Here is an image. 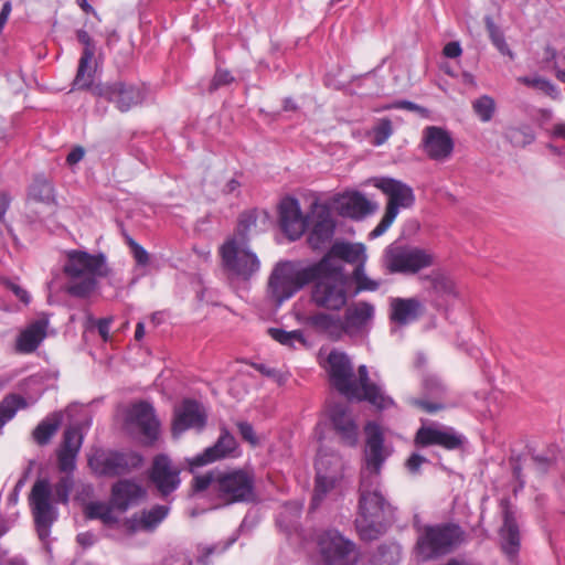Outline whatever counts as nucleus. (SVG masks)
<instances>
[{
  "mask_svg": "<svg viewBox=\"0 0 565 565\" xmlns=\"http://www.w3.org/2000/svg\"><path fill=\"white\" fill-rule=\"evenodd\" d=\"M365 468L361 472L355 527L362 540L373 541L385 532L387 524L393 520L394 509L385 499L380 483V470L387 457L382 433L373 423L365 426Z\"/></svg>",
  "mask_w": 565,
  "mask_h": 565,
  "instance_id": "1",
  "label": "nucleus"
},
{
  "mask_svg": "<svg viewBox=\"0 0 565 565\" xmlns=\"http://www.w3.org/2000/svg\"><path fill=\"white\" fill-rule=\"evenodd\" d=\"M77 454L58 450V470L64 475L52 486L49 479H38L30 493V505L34 518L38 535L45 541L51 532L52 524L57 520L55 504H67L74 487L73 470L75 469Z\"/></svg>",
  "mask_w": 565,
  "mask_h": 565,
  "instance_id": "2",
  "label": "nucleus"
},
{
  "mask_svg": "<svg viewBox=\"0 0 565 565\" xmlns=\"http://www.w3.org/2000/svg\"><path fill=\"white\" fill-rule=\"evenodd\" d=\"M327 363L330 381L341 394L349 398L367 401L379 409L394 405V401L379 385L371 383L366 365H360L355 376L350 358L337 350L329 353Z\"/></svg>",
  "mask_w": 565,
  "mask_h": 565,
  "instance_id": "3",
  "label": "nucleus"
},
{
  "mask_svg": "<svg viewBox=\"0 0 565 565\" xmlns=\"http://www.w3.org/2000/svg\"><path fill=\"white\" fill-rule=\"evenodd\" d=\"M63 273L67 278L65 291L76 298H87L97 288L98 280L110 275L104 254H89L86 250L71 249L65 253Z\"/></svg>",
  "mask_w": 565,
  "mask_h": 565,
  "instance_id": "4",
  "label": "nucleus"
},
{
  "mask_svg": "<svg viewBox=\"0 0 565 565\" xmlns=\"http://www.w3.org/2000/svg\"><path fill=\"white\" fill-rule=\"evenodd\" d=\"M320 260H327V263L311 281L313 285L310 301L317 308L327 311H340L354 296L351 290V282L343 273V266L338 262L331 257H322Z\"/></svg>",
  "mask_w": 565,
  "mask_h": 565,
  "instance_id": "5",
  "label": "nucleus"
},
{
  "mask_svg": "<svg viewBox=\"0 0 565 565\" xmlns=\"http://www.w3.org/2000/svg\"><path fill=\"white\" fill-rule=\"evenodd\" d=\"M327 260H319L307 266L292 262H280L271 270L267 282V298L276 307L294 297L310 284L322 270Z\"/></svg>",
  "mask_w": 565,
  "mask_h": 565,
  "instance_id": "6",
  "label": "nucleus"
},
{
  "mask_svg": "<svg viewBox=\"0 0 565 565\" xmlns=\"http://www.w3.org/2000/svg\"><path fill=\"white\" fill-rule=\"evenodd\" d=\"M465 532L455 523L426 524L417 527L414 553L419 561H430L450 553L463 541Z\"/></svg>",
  "mask_w": 565,
  "mask_h": 565,
  "instance_id": "7",
  "label": "nucleus"
},
{
  "mask_svg": "<svg viewBox=\"0 0 565 565\" xmlns=\"http://www.w3.org/2000/svg\"><path fill=\"white\" fill-rule=\"evenodd\" d=\"M213 493L221 505L252 502L255 500L254 478L243 470L218 472Z\"/></svg>",
  "mask_w": 565,
  "mask_h": 565,
  "instance_id": "8",
  "label": "nucleus"
},
{
  "mask_svg": "<svg viewBox=\"0 0 565 565\" xmlns=\"http://www.w3.org/2000/svg\"><path fill=\"white\" fill-rule=\"evenodd\" d=\"M375 186L381 189L388 196V202L381 222L369 234L370 238H376L383 235L396 218L399 209H407L412 206L415 201L412 188L398 180L382 178L376 181Z\"/></svg>",
  "mask_w": 565,
  "mask_h": 565,
  "instance_id": "9",
  "label": "nucleus"
},
{
  "mask_svg": "<svg viewBox=\"0 0 565 565\" xmlns=\"http://www.w3.org/2000/svg\"><path fill=\"white\" fill-rule=\"evenodd\" d=\"M435 256L427 249L411 245H391L386 248L384 262L390 273L414 275L430 267Z\"/></svg>",
  "mask_w": 565,
  "mask_h": 565,
  "instance_id": "10",
  "label": "nucleus"
},
{
  "mask_svg": "<svg viewBox=\"0 0 565 565\" xmlns=\"http://www.w3.org/2000/svg\"><path fill=\"white\" fill-rule=\"evenodd\" d=\"M221 255L225 269L239 278L248 279L260 268L257 255L241 237L228 238L221 247Z\"/></svg>",
  "mask_w": 565,
  "mask_h": 565,
  "instance_id": "11",
  "label": "nucleus"
},
{
  "mask_svg": "<svg viewBox=\"0 0 565 565\" xmlns=\"http://www.w3.org/2000/svg\"><path fill=\"white\" fill-rule=\"evenodd\" d=\"M94 96L103 97L115 104L116 108L126 113L132 107L141 104L146 98V88L132 83L116 81L106 84H94L88 87Z\"/></svg>",
  "mask_w": 565,
  "mask_h": 565,
  "instance_id": "12",
  "label": "nucleus"
},
{
  "mask_svg": "<svg viewBox=\"0 0 565 565\" xmlns=\"http://www.w3.org/2000/svg\"><path fill=\"white\" fill-rule=\"evenodd\" d=\"M322 565H353L354 544L337 530L322 531L317 539Z\"/></svg>",
  "mask_w": 565,
  "mask_h": 565,
  "instance_id": "13",
  "label": "nucleus"
},
{
  "mask_svg": "<svg viewBox=\"0 0 565 565\" xmlns=\"http://www.w3.org/2000/svg\"><path fill=\"white\" fill-rule=\"evenodd\" d=\"M420 148L428 159L446 162L452 157L455 141L447 129L439 126H427L422 131Z\"/></svg>",
  "mask_w": 565,
  "mask_h": 565,
  "instance_id": "14",
  "label": "nucleus"
},
{
  "mask_svg": "<svg viewBox=\"0 0 565 565\" xmlns=\"http://www.w3.org/2000/svg\"><path fill=\"white\" fill-rule=\"evenodd\" d=\"M140 458L116 451L97 450L89 459L88 465L99 476H119L129 471L139 463Z\"/></svg>",
  "mask_w": 565,
  "mask_h": 565,
  "instance_id": "15",
  "label": "nucleus"
},
{
  "mask_svg": "<svg viewBox=\"0 0 565 565\" xmlns=\"http://www.w3.org/2000/svg\"><path fill=\"white\" fill-rule=\"evenodd\" d=\"M375 307L367 301H356L345 308L342 316L344 332L349 338H364L374 320Z\"/></svg>",
  "mask_w": 565,
  "mask_h": 565,
  "instance_id": "16",
  "label": "nucleus"
},
{
  "mask_svg": "<svg viewBox=\"0 0 565 565\" xmlns=\"http://www.w3.org/2000/svg\"><path fill=\"white\" fill-rule=\"evenodd\" d=\"M332 428L343 444L355 446L359 438V424L347 403H334L328 409Z\"/></svg>",
  "mask_w": 565,
  "mask_h": 565,
  "instance_id": "17",
  "label": "nucleus"
},
{
  "mask_svg": "<svg viewBox=\"0 0 565 565\" xmlns=\"http://www.w3.org/2000/svg\"><path fill=\"white\" fill-rule=\"evenodd\" d=\"M128 424L142 436L145 444L157 440L160 430L159 420L153 407L147 402H139L131 406L127 415Z\"/></svg>",
  "mask_w": 565,
  "mask_h": 565,
  "instance_id": "18",
  "label": "nucleus"
},
{
  "mask_svg": "<svg viewBox=\"0 0 565 565\" xmlns=\"http://www.w3.org/2000/svg\"><path fill=\"white\" fill-rule=\"evenodd\" d=\"M206 425V413L203 406L193 401L184 399L174 408L172 435L178 437L188 429L201 430Z\"/></svg>",
  "mask_w": 565,
  "mask_h": 565,
  "instance_id": "19",
  "label": "nucleus"
},
{
  "mask_svg": "<svg viewBox=\"0 0 565 565\" xmlns=\"http://www.w3.org/2000/svg\"><path fill=\"white\" fill-rule=\"evenodd\" d=\"M311 213L315 223L308 236V243L312 249L318 250L330 243L334 234V222L326 204L313 202Z\"/></svg>",
  "mask_w": 565,
  "mask_h": 565,
  "instance_id": "20",
  "label": "nucleus"
},
{
  "mask_svg": "<svg viewBox=\"0 0 565 565\" xmlns=\"http://www.w3.org/2000/svg\"><path fill=\"white\" fill-rule=\"evenodd\" d=\"M179 473L180 470L166 455L153 459L150 478L161 495L166 497L177 490L180 484Z\"/></svg>",
  "mask_w": 565,
  "mask_h": 565,
  "instance_id": "21",
  "label": "nucleus"
},
{
  "mask_svg": "<svg viewBox=\"0 0 565 565\" xmlns=\"http://www.w3.org/2000/svg\"><path fill=\"white\" fill-rule=\"evenodd\" d=\"M332 462L335 463L337 467L340 466L339 459L334 456H323L320 455L316 460V487L312 495L311 507L316 508L322 501L323 497L334 488L335 483L339 480L338 469H333L331 471L328 470V466Z\"/></svg>",
  "mask_w": 565,
  "mask_h": 565,
  "instance_id": "22",
  "label": "nucleus"
},
{
  "mask_svg": "<svg viewBox=\"0 0 565 565\" xmlns=\"http://www.w3.org/2000/svg\"><path fill=\"white\" fill-rule=\"evenodd\" d=\"M280 226L282 232L295 241L299 238L308 226V218L302 216L296 199H285L280 204Z\"/></svg>",
  "mask_w": 565,
  "mask_h": 565,
  "instance_id": "23",
  "label": "nucleus"
},
{
  "mask_svg": "<svg viewBox=\"0 0 565 565\" xmlns=\"http://www.w3.org/2000/svg\"><path fill=\"white\" fill-rule=\"evenodd\" d=\"M77 40L84 44V50L78 62L76 76L73 81V88L85 90L92 86L94 81L95 71L92 66V62L95 56V45L89 34L84 30L77 32Z\"/></svg>",
  "mask_w": 565,
  "mask_h": 565,
  "instance_id": "24",
  "label": "nucleus"
},
{
  "mask_svg": "<svg viewBox=\"0 0 565 565\" xmlns=\"http://www.w3.org/2000/svg\"><path fill=\"white\" fill-rule=\"evenodd\" d=\"M499 536L502 552L513 563L521 547V536L515 514L508 505L503 507V524Z\"/></svg>",
  "mask_w": 565,
  "mask_h": 565,
  "instance_id": "25",
  "label": "nucleus"
},
{
  "mask_svg": "<svg viewBox=\"0 0 565 565\" xmlns=\"http://www.w3.org/2000/svg\"><path fill=\"white\" fill-rule=\"evenodd\" d=\"M425 311L424 303L415 297L391 298L390 319L397 326H406L416 321Z\"/></svg>",
  "mask_w": 565,
  "mask_h": 565,
  "instance_id": "26",
  "label": "nucleus"
},
{
  "mask_svg": "<svg viewBox=\"0 0 565 565\" xmlns=\"http://www.w3.org/2000/svg\"><path fill=\"white\" fill-rule=\"evenodd\" d=\"M237 443L233 435L223 429L217 441L206 448L201 455L195 456L189 461L191 469L211 463L215 460L226 458L236 449Z\"/></svg>",
  "mask_w": 565,
  "mask_h": 565,
  "instance_id": "27",
  "label": "nucleus"
},
{
  "mask_svg": "<svg viewBox=\"0 0 565 565\" xmlns=\"http://www.w3.org/2000/svg\"><path fill=\"white\" fill-rule=\"evenodd\" d=\"M415 441L420 446L439 445L447 449H457L462 444V436L452 429L422 427L416 434Z\"/></svg>",
  "mask_w": 565,
  "mask_h": 565,
  "instance_id": "28",
  "label": "nucleus"
},
{
  "mask_svg": "<svg viewBox=\"0 0 565 565\" xmlns=\"http://www.w3.org/2000/svg\"><path fill=\"white\" fill-rule=\"evenodd\" d=\"M337 203L340 214L351 218H362L376 210V204L359 192L347 193Z\"/></svg>",
  "mask_w": 565,
  "mask_h": 565,
  "instance_id": "29",
  "label": "nucleus"
},
{
  "mask_svg": "<svg viewBox=\"0 0 565 565\" xmlns=\"http://www.w3.org/2000/svg\"><path fill=\"white\" fill-rule=\"evenodd\" d=\"M143 488L137 482L130 480H120L114 484L111 491L113 504L121 511L136 504L143 495Z\"/></svg>",
  "mask_w": 565,
  "mask_h": 565,
  "instance_id": "30",
  "label": "nucleus"
},
{
  "mask_svg": "<svg viewBox=\"0 0 565 565\" xmlns=\"http://www.w3.org/2000/svg\"><path fill=\"white\" fill-rule=\"evenodd\" d=\"M307 323L326 333L331 340H341L345 335L343 319L340 316L317 312L308 317Z\"/></svg>",
  "mask_w": 565,
  "mask_h": 565,
  "instance_id": "31",
  "label": "nucleus"
},
{
  "mask_svg": "<svg viewBox=\"0 0 565 565\" xmlns=\"http://www.w3.org/2000/svg\"><path fill=\"white\" fill-rule=\"evenodd\" d=\"M49 326V319L41 317L33 321L24 331L21 332L17 347L19 351L24 353H31L46 335V329Z\"/></svg>",
  "mask_w": 565,
  "mask_h": 565,
  "instance_id": "32",
  "label": "nucleus"
},
{
  "mask_svg": "<svg viewBox=\"0 0 565 565\" xmlns=\"http://www.w3.org/2000/svg\"><path fill=\"white\" fill-rule=\"evenodd\" d=\"M323 257H331L341 266V260L351 264H363L365 262V247L363 244H352L345 242H335L330 252Z\"/></svg>",
  "mask_w": 565,
  "mask_h": 565,
  "instance_id": "33",
  "label": "nucleus"
},
{
  "mask_svg": "<svg viewBox=\"0 0 565 565\" xmlns=\"http://www.w3.org/2000/svg\"><path fill=\"white\" fill-rule=\"evenodd\" d=\"M168 513L167 505H154L150 510L136 514L130 521L131 529L134 531H152L166 519Z\"/></svg>",
  "mask_w": 565,
  "mask_h": 565,
  "instance_id": "34",
  "label": "nucleus"
},
{
  "mask_svg": "<svg viewBox=\"0 0 565 565\" xmlns=\"http://www.w3.org/2000/svg\"><path fill=\"white\" fill-rule=\"evenodd\" d=\"M401 551L396 543L383 544L373 553L369 565H398Z\"/></svg>",
  "mask_w": 565,
  "mask_h": 565,
  "instance_id": "35",
  "label": "nucleus"
},
{
  "mask_svg": "<svg viewBox=\"0 0 565 565\" xmlns=\"http://www.w3.org/2000/svg\"><path fill=\"white\" fill-rule=\"evenodd\" d=\"M62 422L61 414H53L42 420L33 430V438L39 445H45L51 437L57 431Z\"/></svg>",
  "mask_w": 565,
  "mask_h": 565,
  "instance_id": "36",
  "label": "nucleus"
},
{
  "mask_svg": "<svg viewBox=\"0 0 565 565\" xmlns=\"http://www.w3.org/2000/svg\"><path fill=\"white\" fill-rule=\"evenodd\" d=\"M269 335L280 344L289 348H295L296 343L306 345L303 332L301 330L286 331L279 328L268 329Z\"/></svg>",
  "mask_w": 565,
  "mask_h": 565,
  "instance_id": "37",
  "label": "nucleus"
},
{
  "mask_svg": "<svg viewBox=\"0 0 565 565\" xmlns=\"http://www.w3.org/2000/svg\"><path fill=\"white\" fill-rule=\"evenodd\" d=\"M518 82L539 89L553 99H558L561 96L559 89L556 85H554L551 81L542 77V76H522L518 78Z\"/></svg>",
  "mask_w": 565,
  "mask_h": 565,
  "instance_id": "38",
  "label": "nucleus"
},
{
  "mask_svg": "<svg viewBox=\"0 0 565 565\" xmlns=\"http://www.w3.org/2000/svg\"><path fill=\"white\" fill-rule=\"evenodd\" d=\"M85 515L87 519H99L105 524H114L117 518L114 515L111 508L103 502H90L85 507Z\"/></svg>",
  "mask_w": 565,
  "mask_h": 565,
  "instance_id": "39",
  "label": "nucleus"
},
{
  "mask_svg": "<svg viewBox=\"0 0 565 565\" xmlns=\"http://www.w3.org/2000/svg\"><path fill=\"white\" fill-rule=\"evenodd\" d=\"M484 23L492 44L498 49V51L502 55H509L511 58H513V53L505 42L502 30L494 23L492 18L489 15L484 18Z\"/></svg>",
  "mask_w": 565,
  "mask_h": 565,
  "instance_id": "40",
  "label": "nucleus"
},
{
  "mask_svg": "<svg viewBox=\"0 0 565 565\" xmlns=\"http://www.w3.org/2000/svg\"><path fill=\"white\" fill-rule=\"evenodd\" d=\"M29 195L35 201L50 203L54 200V190L46 179L38 177L30 186Z\"/></svg>",
  "mask_w": 565,
  "mask_h": 565,
  "instance_id": "41",
  "label": "nucleus"
},
{
  "mask_svg": "<svg viewBox=\"0 0 565 565\" xmlns=\"http://www.w3.org/2000/svg\"><path fill=\"white\" fill-rule=\"evenodd\" d=\"M504 136L515 147H524L534 140V134L529 126L510 127L505 130Z\"/></svg>",
  "mask_w": 565,
  "mask_h": 565,
  "instance_id": "42",
  "label": "nucleus"
},
{
  "mask_svg": "<svg viewBox=\"0 0 565 565\" xmlns=\"http://www.w3.org/2000/svg\"><path fill=\"white\" fill-rule=\"evenodd\" d=\"M472 109L481 121L488 122L495 111V102L492 97L483 95L473 100Z\"/></svg>",
  "mask_w": 565,
  "mask_h": 565,
  "instance_id": "43",
  "label": "nucleus"
},
{
  "mask_svg": "<svg viewBox=\"0 0 565 565\" xmlns=\"http://www.w3.org/2000/svg\"><path fill=\"white\" fill-rule=\"evenodd\" d=\"M431 285V288L440 295H454L455 286L454 282L443 275L441 273L434 271L429 276L425 277Z\"/></svg>",
  "mask_w": 565,
  "mask_h": 565,
  "instance_id": "44",
  "label": "nucleus"
},
{
  "mask_svg": "<svg viewBox=\"0 0 565 565\" xmlns=\"http://www.w3.org/2000/svg\"><path fill=\"white\" fill-rule=\"evenodd\" d=\"M256 212L246 211L239 215L236 232L232 237H241L248 242V233L256 226Z\"/></svg>",
  "mask_w": 565,
  "mask_h": 565,
  "instance_id": "45",
  "label": "nucleus"
},
{
  "mask_svg": "<svg viewBox=\"0 0 565 565\" xmlns=\"http://www.w3.org/2000/svg\"><path fill=\"white\" fill-rule=\"evenodd\" d=\"M423 388L428 397L440 398L446 393V386L436 374H427L423 379Z\"/></svg>",
  "mask_w": 565,
  "mask_h": 565,
  "instance_id": "46",
  "label": "nucleus"
},
{
  "mask_svg": "<svg viewBox=\"0 0 565 565\" xmlns=\"http://www.w3.org/2000/svg\"><path fill=\"white\" fill-rule=\"evenodd\" d=\"M83 443V436L78 427H70L64 431L63 443L60 450L78 454Z\"/></svg>",
  "mask_w": 565,
  "mask_h": 565,
  "instance_id": "47",
  "label": "nucleus"
},
{
  "mask_svg": "<svg viewBox=\"0 0 565 565\" xmlns=\"http://www.w3.org/2000/svg\"><path fill=\"white\" fill-rule=\"evenodd\" d=\"M353 278L356 282V291L354 294H356L358 291H361V290L374 291L379 288V282L370 279L365 275L363 264H359L355 267V269L353 271Z\"/></svg>",
  "mask_w": 565,
  "mask_h": 565,
  "instance_id": "48",
  "label": "nucleus"
},
{
  "mask_svg": "<svg viewBox=\"0 0 565 565\" xmlns=\"http://www.w3.org/2000/svg\"><path fill=\"white\" fill-rule=\"evenodd\" d=\"M254 369L263 375L273 379L278 385H284L288 380V373L280 370L269 367L262 363H254Z\"/></svg>",
  "mask_w": 565,
  "mask_h": 565,
  "instance_id": "49",
  "label": "nucleus"
},
{
  "mask_svg": "<svg viewBox=\"0 0 565 565\" xmlns=\"http://www.w3.org/2000/svg\"><path fill=\"white\" fill-rule=\"evenodd\" d=\"M392 124L388 119H382L374 128V143L376 146L383 145L392 135Z\"/></svg>",
  "mask_w": 565,
  "mask_h": 565,
  "instance_id": "50",
  "label": "nucleus"
},
{
  "mask_svg": "<svg viewBox=\"0 0 565 565\" xmlns=\"http://www.w3.org/2000/svg\"><path fill=\"white\" fill-rule=\"evenodd\" d=\"M555 459L556 457L552 451H548L546 454H536L532 456L535 469L540 473L546 472L548 468L554 463Z\"/></svg>",
  "mask_w": 565,
  "mask_h": 565,
  "instance_id": "51",
  "label": "nucleus"
},
{
  "mask_svg": "<svg viewBox=\"0 0 565 565\" xmlns=\"http://www.w3.org/2000/svg\"><path fill=\"white\" fill-rule=\"evenodd\" d=\"M234 81V77L231 75L228 71L225 70H216L213 79L210 83L209 90L215 92L218 88L231 84Z\"/></svg>",
  "mask_w": 565,
  "mask_h": 565,
  "instance_id": "52",
  "label": "nucleus"
},
{
  "mask_svg": "<svg viewBox=\"0 0 565 565\" xmlns=\"http://www.w3.org/2000/svg\"><path fill=\"white\" fill-rule=\"evenodd\" d=\"M409 404L420 408L422 411L433 414L445 408V405L437 401H428L426 398H409Z\"/></svg>",
  "mask_w": 565,
  "mask_h": 565,
  "instance_id": "53",
  "label": "nucleus"
},
{
  "mask_svg": "<svg viewBox=\"0 0 565 565\" xmlns=\"http://www.w3.org/2000/svg\"><path fill=\"white\" fill-rule=\"evenodd\" d=\"M128 244L136 263L140 266H147L150 260L149 253L131 238H129Z\"/></svg>",
  "mask_w": 565,
  "mask_h": 565,
  "instance_id": "54",
  "label": "nucleus"
},
{
  "mask_svg": "<svg viewBox=\"0 0 565 565\" xmlns=\"http://www.w3.org/2000/svg\"><path fill=\"white\" fill-rule=\"evenodd\" d=\"M215 479H216V476H214L211 472L205 473L203 476H196L193 479V490L195 492H200V491L207 489L209 487H211V489L213 490V483H214Z\"/></svg>",
  "mask_w": 565,
  "mask_h": 565,
  "instance_id": "55",
  "label": "nucleus"
},
{
  "mask_svg": "<svg viewBox=\"0 0 565 565\" xmlns=\"http://www.w3.org/2000/svg\"><path fill=\"white\" fill-rule=\"evenodd\" d=\"M426 462H428V460L425 457L420 456L419 454H413L407 459L405 466L411 473L416 475L419 472L420 466Z\"/></svg>",
  "mask_w": 565,
  "mask_h": 565,
  "instance_id": "56",
  "label": "nucleus"
},
{
  "mask_svg": "<svg viewBox=\"0 0 565 565\" xmlns=\"http://www.w3.org/2000/svg\"><path fill=\"white\" fill-rule=\"evenodd\" d=\"M238 431L243 439L250 444H256V437L253 426L247 422H239L237 424Z\"/></svg>",
  "mask_w": 565,
  "mask_h": 565,
  "instance_id": "57",
  "label": "nucleus"
},
{
  "mask_svg": "<svg viewBox=\"0 0 565 565\" xmlns=\"http://www.w3.org/2000/svg\"><path fill=\"white\" fill-rule=\"evenodd\" d=\"M461 53H462L461 46H460L459 42H456V41L447 43L444 47V54H445V56H447L449 58L458 57L461 55Z\"/></svg>",
  "mask_w": 565,
  "mask_h": 565,
  "instance_id": "58",
  "label": "nucleus"
},
{
  "mask_svg": "<svg viewBox=\"0 0 565 565\" xmlns=\"http://www.w3.org/2000/svg\"><path fill=\"white\" fill-rule=\"evenodd\" d=\"M84 154H85V150L82 147H75L67 154L66 162L70 166L76 164L77 162H79L84 158Z\"/></svg>",
  "mask_w": 565,
  "mask_h": 565,
  "instance_id": "59",
  "label": "nucleus"
},
{
  "mask_svg": "<svg viewBox=\"0 0 565 565\" xmlns=\"http://www.w3.org/2000/svg\"><path fill=\"white\" fill-rule=\"evenodd\" d=\"M77 543L83 547H89L95 543V535L90 532L79 533L76 537Z\"/></svg>",
  "mask_w": 565,
  "mask_h": 565,
  "instance_id": "60",
  "label": "nucleus"
},
{
  "mask_svg": "<svg viewBox=\"0 0 565 565\" xmlns=\"http://www.w3.org/2000/svg\"><path fill=\"white\" fill-rule=\"evenodd\" d=\"M110 322H111L110 319H100L97 323L98 332L104 340H107V338H108Z\"/></svg>",
  "mask_w": 565,
  "mask_h": 565,
  "instance_id": "61",
  "label": "nucleus"
},
{
  "mask_svg": "<svg viewBox=\"0 0 565 565\" xmlns=\"http://www.w3.org/2000/svg\"><path fill=\"white\" fill-rule=\"evenodd\" d=\"M11 290L13 291V294L24 303H29L30 301V296L29 294L22 289L20 286L18 285H14L12 284L11 285Z\"/></svg>",
  "mask_w": 565,
  "mask_h": 565,
  "instance_id": "62",
  "label": "nucleus"
},
{
  "mask_svg": "<svg viewBox=\"0 0 565 565\" xmlns=\"http://www.w3.org/2000/svg\"><path fill=\"white\" fill-rule=\"evenodd\" d=\"M216 551V546H210L204 550V553L200 555L196 562L201 565H210L209 556L214 554Z\"/></svg>",
  "mask_w": 565,
  "mask_h": 565,
  "instance_id": "63",
  "label": "nucleus"
},
{
  "mask_svg": "<svg viewBox=\"0 0 565 565\" xmlns=\"http://www.w3.org/2000/svg\"><path fill=\"white\" fill-rule=\"evenodd\" d=\"M9 196L6 193L0 192V220L4 216L7 209L9 207Z\"/></svg>",
  "mask_w": 565,
  "mask_h": 565,
  "instance_id": "64",
  "label": "nucleus"
}]
</instances>
